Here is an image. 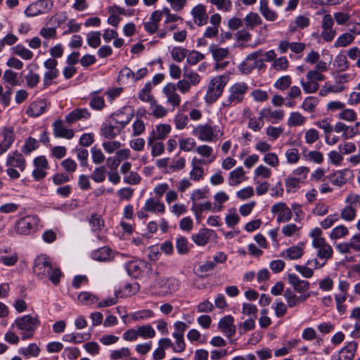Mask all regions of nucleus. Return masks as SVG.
I'll return each instance as SVG.
<instances>
[{"mask_svg":"<svg viewBox=\"0 0 360 360\" xmlns=\"http://www.w3.org/2000/svg\"><path fill=\"white\" fill-rule=\"evenodd\" d=\"M309 236L312 239L311 245L316 250V257L320 260L328 261L332 258L333 250L323 237V231L319 227L312 229Z\"/></svg>","mask_w":360,"mask_h":360,"instance_id":"obj_1","label":"nucleus"},{"mask_svg":"<svg viewBox=\"0 0 360 360\" xmlns=\"http://www.w3.org/2000/svg\"><path fill=\"white\" fill-rule=\"evenodd\" d=\"M40 325V321L37 316H32L30 314L17 318L11 325V328H16L20 331L22 340L31 338L37 328Z\"/></svg>","mask_w":360,"mask_h":360,"instance_id":"obj_2","label":"nucleus"},{"mask_svg":"<svg viewBox=\"0 0 360 360\" xmlns=\"http://www.w3.org/2000/svg\"><path fill=\"white\" fill-rule=\"evenodd\" d=\"M192 134L202 141L213 142L219 140L223 135L219 126L211 123L198 124L193 128Z\"/></svg>","mask_w":360,"mask_h":360,"instance_id":"obj_3","label":"nucleus"},{"mask_svg":"<svg viewBox=\"0 0 360 360\" xmlns=\"http://www.w3.org/2000/svg\"><path fill=\"white\" fill-rule=\"evenodd\" d=\"M229 82L228 75H219L214 77L209 83L205 100L207 103L212 104L222 95L224 89Z\"/></svg>","mask_w":360,"mask_h":360,"instance_id":"obj_4","label":"nucleus"},{"mask_svg":"<svg viewBox=\"0 0 360 360\" xmlns=\"http://www.w3.org/2000/svg\"><path fill=\"white\" fill-rule=\"evenodd\" d=\"M248 89V85L244 82L233 84L229 87V95L222 103V105L224 107H231L242 103Z\"/></svg>","mask_w":360,"mask_h":360,"instance_id":"obj_5","label":"nucleus"},{"mask_svg":"<svg viewBox=\"0 0 360 360\" xmlns=\"http://www.w3.org/2000/svg\"><path fill=\"white\" fill-rule=\"evenodd\" d=\"M39 223V219L37 216L27 215L15 224V231L20 235H28L34 232Z\"/></svg>","mask_w":360,"mask_h":360,"instance_id":"obj_6","label":"nucleus"},{"mask_svg":"<svg viewBox=\"0 0 360 360\" xmlns=\"http://www.w3.org/2000/svg\"><path fill=\"white\" fill-rule=\"evenodd\" d=\"M53 6L51 0H38L30 4L25 11L27 17H34L49 12Z\"/></svg>","mask_w":360,"mask_h":360,"instance_id":"obj_7","label":"nucleus"},{"mask_svg":"<svg viewBox=\"0 0 360 360\" xmlns=\"http://www.w3.org/2000/svg\"><path fill=\"white\" fill-rule=\"evenodd\" d=\"M134 115V110L129 106H124L112 113L109 117L122 129L131 122Z\"/></svg>","mask_w":360,"mask_h":360,"instance_id":"obj_8","label":"nucleus"},{"mask_svg":"<svg viewBox=\"0 0 360 360\" xmlns=\"http://www.w3.org/2000/svg\"><path fill=\"white\" fill-rule=\"evenodd\" d=\"M46 270H51V259L46 255H41L34 259L33 272L40 279L42 276L45 275Z\"/></svg>","mask_w":360,"mask_h":360,"instance_id":"obj_9","label":"nucleus"},{"mask_svg":"<svg viewBox=\"0 0 360 360\" xmlns=\"http://www.w3.org/2000/svg\"><path fill=\"white\" fill-rule=\"evenodd\" d=\"M271 212L273 214H278L276 221L278 223L288 222L291 219L292 216L291 210L283 202L272 205Z\"/></svg>","mask_w":360,"mask_h":360,"instance_id":"obj_10","label":"nucleus"},{"mask_svg":"<svg viewBox=\"0 0 360 360\" xmlns=\"http://www.w3.org/2000/svg\"><path fill=\"white\" fill-rule=\"evenodd\" d=\"M122 129L112 120L109 117L102 124L101 131V135L105 139H112L120 134Z\"/></svg>","mask_w":360,"mask_h":360,"instance_id":"obj_11","label":"nucleus"},{"mask_svg":"<svg viewBox=\"0 0 360 360\" xmlns=\"http://www.w3.org/2000/svg\"><path fill=\"white\" fill-rule=\"evenodd\" d=\"M191 15L193 17L194 23L198 26L201 27L207 23L209 16L205 5L198 4L195 6L191 11Z\"/></svg>","mask_w":360,"mask_h":360,"instance_id":"obj_12","label":"nucleus"},{"mask_svg":"<svg viewBox=\"0 0 360 360\" xmlns=\"http://www.w3.org/2000/svg\"><path fill=\"white\" fill-rule=\"evenodd\" d=\"M6 165L18 168L20 172H23L26 167V161L22 154L15 150L8 155Z\"/></svg>","mask_w":360,"mask_h":360,"instance_id":"obj_13","label":"nucleus"},{"mask_svg":"<svg viewBox=\"0 0 360 360\" xmlns=\"http://www.w3.org/2000/svg\"><path fill=\"white\" fill-rule=\"evenodd\" d=\"M357 348V343L354 341L349 342L342 348L338 354L333 355L331 360H353Z\"/></svg>","mask_w":360,"mask_h":360,"instance_id":"obj_14","label":"nucleus"},{"mask_svg":"<svg viewBox=\"0 0 360 360\" xmlns=\"http://www.w3.org/2000/svg\"><path fill=\"white\" fill-rule=\"evenodd\" d=\"M161 20V13L160 10H156L152 12L148 20L144 22L143 27L146 32L150 34H153L158 32L159 22Z\"/></svg>","mask_w":360,"mask_h":360,"instance_id":"obj_15","label":"nucleus"},{"mask_svg":"<svg viewBox=\"0 0 360 360\" xmlns=\"http://www.w3.org/2000/svg\"><path fill=\"white\" fill-rule=\"evenodd\" d=\"M160 292L162 295H170L178 290L179 288V281L174 278L162 279L158 282Z\"/></svg>","mask_w":360,"mask_h":360,"instance_id":"obj_16","label":"nucleus"},{"mask_svg":"<svg viewBox=\"0 0 360 360\" xmlns=\"http://www.w3.org/2000/svg\"><path fill=\"white\" fill-rule=\"evenodd\" d=\"M172 127L168 124H160L155 126L148 138V143H150L153 139L164 140L171 132Z\"/></svg>","mask_w":360,"mask_h":360,"instance_id":"obj_17","label":"nucleus"},{"mask_svg":"<svg viewBox=\"0 0 360 360\" xmlns=\"http://www.w3.org/2000/svg\"><path fill=\"white\" fill-rule=\"evenodd\" d=\"M53 134L56 138H63L67 139H72L74 137L75 133L72 129L66 128L63 122L60 120H56L53 123Z\"/></svg>","mask_w":360,"mask_h":360,"instance_id":"obj_18","label":"nucleus"},{"mask_svg":"<svg viewBox=\"0 0 360 360\" xmlns=\"http://www.w3.org/2000/svg\"><path fill=\"white\" fill-rule=\"evenodd\" d=\"M218 327L228 338L233 336L236 333V328L234 325V319L231 315L221 318L219 321Z\"/></svg>","mask_w":360,"mask_h":360,"instance_id":"obj_19","label":"nucleus"},{"mask_svg":"<svg viewBox=\"0 0 360 360\" xmlns=\"http://www.w3.org/2000/svg\"><path fill=\"white\" fill-rule=\"evenodd\" d=\"M259 115L263 117L264 120L276 124L283 119L285 112L283 110H272L271 108H264L259 112Z\"/></svg>","mask_w":360,"mask_h":360,"instance_id":"obj_20","label":"nucleus"},{"mask_svg":"<svg viewBox=\"0 0 360 360\" xmlns=\"http://www.w3.org/2000/svg\"><path fill=\"white\" fill-rule=\"evenodd\" d=\"M4 139L0 143V155L5 153L12 146L15 139V135L12 127H5L3 129Z\"/></svg>","mask_w":360,"mask_h":360,"instance_id":"obj_21","label":"nucleus"},{"mask_svg":"<svg viewBox=\"0 0 360 360\" xmlns=\"http://www.w3.org/2000/svg\"><path fill=\"white\" fill-rule=\"evenodd\" d=\"M288 283L293 287L294 291L299 293H303L309 290L310 283L305 280H301L298 276L295 274L288 275Z\"/></svg>","mask_w":360,"mask_h":360,"instance_id":"obj_22","label":"nucleus"},{"mask_svg":"<svg viewBox=\"0 0 360 360\" xmlns=\"http://www.w3.org/2000/svg\"><path fill=\"white\" fill-rule=\"evenodd\" d=\"M146 266L147 263L144 261H130L125 264V269L129 276L137 278Z\"/></svg>","mask_w":360,"mask_h":360,"instance_id":"obj_23","label":"nucleus"},{"mask_svg":"<svg viewBox=\"0 0 360 360\" xmlns=\"http://www.w3.org/2000/svg\"><path fill=\"white\" fill-rule=\"evenodd\" d=\"M90 116L91 114L86 108H77L65 116V122L72 124L82 119H88Z\"/></svg>","mask_w":360,"mask_h":360,"instance_id":"obj_24","label":"nucleus"},{"mask_svg":"<svg viewBox=\"0 0 360 360\" xmlns=\"http://www.w3.org/2000/svg\"><path fill=\"white\" fill-rule=\"evenodd\" d=\"M304 248V244L303 243H299L297 245L291 246L285 250V257L290 260L298 259L303 255ZM281 256L285 257V253H281Z\"/></svg>","mask_w":360,"mask_h":360,"instance_id":"obj_25","label":"nucleus"},{"mask_svg":"<svg viewBox=\"0 0 360 360\" xmlns=\"http://www.w3.org/2000/svg\"><path fill=\"white\" fill-rule=\"evenodd\" d=\"M246 179L245 172L242 167H238L229 174V184L235 186Z\"/></svg>","mask_w":360,"mask_h":360,"instance_id":"obj_26","label":"nucleus"},{"mask_svg":"<svg viewBox=\"0 0 360 360\" xmlns=\"http://www.w3.org/2000/svg\"><path fill=\"white\" fill-rule=\"evenodd\" d=\"M143 209L150 212L163 213L165 212V207L158 198H150L146 201Z\"/></svg>","mask_w":360,"mask_h":360,"instance_id":"obj_27","label":"nucleus"},{"mask_svg":"<svg viewBox=\"0 0 360 360\" xmlns=\"http://www.w3.org/2000/svg\"><path fill=\"white\" fill-rule=\"evenodd\" d=\"M63 274L58 267H54L51 264V270H46L45 275L42 276L39 280H49L53 285H57L60 281Z\"/></svg>","mask_w":360,"mask_h":360,"instance_id":"obj_28","label":"nucleus"},{"mask_svg":"<svg viewBox=\"0 0 360 360\" xmlns=\"http://www.w3.org/2000/svg\"><path fill=\"white\" fill-rule=\"evenodd\" d=\"M209 51L212 53V58L216 62L224 60L229 54L228 49L219 47L214 44L210 45Z\"/></svg>","mask_w":360,"mask_h":360,"instance_id":"obj_29","label":"nucleus"},{"mask_svg":"<svg viewBox=\"0 0 360 360\" xmlns=\"http://www.w3.org/2000/svg\"><path fill=\"white\" fill-rule=\"evenodd\" d=\"M91 230L94 233L100 232L105 226V221L101 215L98 214H91L87 219Z\"/></svg>","mask_w":360,"mask_h":360,"instance_id":"obj_30","label":"nucleus"},{"mask_svg":"<svg viewBox=\"0 0 360 360\" xmlns=\"http://www.w3.org/2000/svg\"><path fill=\"white\" fill-rule=\"evenodd\" d=\"M191 170L189 172L190 179L194 181H199L205 176L204 169L200 165H196V158L191 160Z\"/></svg>","mask_w":360,"mask_h":360,"instance_id":"obj_31","label":"nucleus"},{"mask_svg":"<svg viewBox=\"0 0 360 360\" xmlns=\"http://www.w3.org/2000/svg\"><path fill=\"white\" fill-rule=\"evenodd\" d=\"M91 338V334L89 333H70L65 334L63 336L62 340L65 342H68L70 343L78 344L81 343L85 340H88Z\"/></svg>","mask_w":360,"mask_h":360,"instance_id":"obj_32","label":"nucleus"},{"mask_svg":"<svg viewBox=\"0 0 360 360\" xmlns=\"http://www.w3.org/2000/svg\"><path fill=\"white\" fill-rule=\"evenodd\" d=\"M211 231L207 229H201L199 230L198 233L193 234L191 237L192 240L199 246L205 245L209 240H210V234L209 233Z\"/></svg>","mask_w":360,"mask_h":360,"instance_id":"obj_33","label":"nucleus"},{"mask_svg":"<svg viewBox=\"0 0 360 360\" xmlns=\"http://www.w3.org/2000/svg\"><path fill=\"white\" fill-rule=\"evenodd\" d=\"M46 110V104L43 101L32 103L27 110V114L31 117H38L43 114Z\"/></svg>","mask_w":360,"mask_h":360,"instance_id":"obj_34","label":"nucleus"},{"mask_svg":"<svg viewBox=\"0 0 360 360\" xmlns=\"http://www.w3.org/2000/svg\"><path fill=\"white\" fill-rule=\"evenodd\" d=\"M349 173L347 169L337 171L328 176L330 181L333 184L341 186L347 182V174Z\"/></svg>","mask_w":360,"mask_h":360,"instance_id":"obj_35","label":"nucleus"},{"mask_svg":"<svg viewBox=\"0 0 360 360\" xmlns=\"http://www.w3.org/2000/svg\"><path fill=\"white\" fill-rule=\"evenodd\" d=\"M110 249L108 247H102L97 250H95L91 253V257L93 259L99 262H105L110 259Z\"/></svg>","mask_w":360,"mask_h":360,"instance_id":"obj_36","label":"nucleus"},{"mask_svg":"<svg viewBox=\"0 0 360 360\" xmlns=\"http://www.w3.org/2000/svg\"><path fill=\"white\" fill-rule=\"evenodd\" d=\"M258 63H261V65H262L263 60L259 59V60H255L251 63V60H247L246 57L245 60L239 65L238 69L242 74L248 75L255 68H258Z\"/></svg>","mask_w":360,"mask_h":360,"instance_id":"obj_37","label":"nucleus"},{"mask_svg":"<svg viewBox=\"0 0 360 360\" xmlns=\"http://www.w3.org/2000/svg\"><path fill=\"white\" fill-rule=\"evenodd\" d=\"M303 182L304 181H302V179H299L297 176H293L292 175L288 176L285 179V184L287 192L290 193L291 191H295L300 188V184Z\"/></svg>","mask_w":360,"mask_h":360,"instance_id":"obj_38","label":"nucleus"},{"mask_svg":"<svg viewBox=\"0 0 360 360\" xmlns=\"http://www.w3.org/2000/svg\"><path fill=\"white\" fill-rule=\"evenodd\" d=\"M13 53L20 56L24 60H30L33 57V53L22 44H18L11 48Z\"/></svg>","mask_w":360,"mask_h":360,"instance_id":"obj_39","label":"nucleus"},{"mask_svg":"<svg viewBox=\"0 0 360 360\" xmlns=\"http://www.w3.org/2000/svg\"><path fill=\"white\" fill-rule=\"evenodd\" d=\"M245 25L249 29H253L255 26L259 25L262 22V20L257 13L251 12L248 13L244 18Z\"/></svg>","mask_w":360,"mask_h":360,"instance_id":"obj_40","label":"nucleus"},{"mask_svg":"<svg viewBox=\"0 0 360 360\" xmlns=\"http://www.w3.org/2000/svg\"><path fill=\"white\" fill-rule=\"evenodd\" d=\"M306 122V118L299 112H292L288 120L289 127H297L302 125Z\"/></svg>","mask_w":360,"mask_h":360,"instance_id":"obj_41","label":"nucleus"},{"mask_svg":"<svg viewBox=\"0 0 360 360\" xmlns=\"http://www.w3.org/2000/svg\"><path fill=\"white\" fill-rule=\"evenodd\" d=\"M106 172L107 170L105 166H99L94 169L90 177L96 183H102L105 179Z\"/></svg>","mask_w":360,"mask_h":360,"instance_id":"obj_42","label":"nucleus"},{"mask_svg":"<svg viewBox=\"0 0 360 360\" xmlns=\"http://www.w3.org/2000/svg\"><path fill=\"white\" fill-rule=\"evenodd\" d=\"M78 300L85 305H92L96 304L98 301V298L96 295L85 291L79 292Z\"/></svg>","mask_w":360,"mask_h":360,"instance_id":"obj_43","label":"nucleus"},{"mask_svg":"<svg viewBox=\"0 0 360 360\" xmlns=\"http://www.w3.org/2000/svg\"><path fill=\"white\" fill-rule=\"evenodd\" d=\"M354 39V35L350 33H344L340 34L334 43V46L345 47L349 45Z\"/></svg>","mask_w":360,"mask_h":360,"instance_id":"obj_44","label":"nucleus"},{"mask_svg":"<svg viewBox=\"0 0 360 360\" xmlns=\"http://www.w3.org/2000/svg\"><path fill=\"white\" fill-rule=\"evenodd\" d=\"M20 354L28 358L30 356L37 357L40 352L39 347L34 343L30 344L27 347H22L20 350Z\"/></svg>","mask_w":360,"mask_h":360,"instance_id":"obj_45","label":"nucleus"},{"mask_svg":"<svg viewBox=\"0 0 360 360\" xmlns=\"http://www.w3.org/2000/svg\"><path fill=\"white\" fill-rule=\"evenodd\" d=\"M39 148V142L37 139L29 137L25 140V144L22 146L21 148V151L22 153L25 155L30 154L33 150L37 149Z\"/></svg>","mask_w":360,"mask_h":360,"instance_id":"obj_46","label":"nucleus"},{"mask_svg":"<svg viewBox=\"0 0 360 360\" xmlns=\"http://www.w3.org/2000/svg\"><path fill=\"white\" fill-rule=\"evenodd\" d=\"M90 107L96 110H101L105 106V100L103 96H98L97 92L91 94V99L89 103Z\"/></svg>","mask_w":360,"mask_h":360,"instance_id":"obj_47","label":"nucleus"},{"mask_svg":"<svg viewBox=\"0 0 360 360\" xmlns=\"http://www.w3.org/2000/svg\"><path fill=\"white\" fill-rule=\"evenodd\" d=\"M88 45L94 49L98 47L101 44V32L99 31L90 32L86 34Z\"/></svg>","mask_w":360,"mask_h":360,"instance_id":"obj_48","label":"nucleus"},{"mask_svg":"<svg viewBox=\"0 0 360 360\" xmlns=\"http://www.w3.org/2000/svg\"><path fill=\"white\" fill-rule=\"evenodd\" d=\"M137 330L139 336L143 339L153 338L155 335V331L150 324L139 326Z\"/></svg>","mask_w":360,"mask_h":360,"instance_id":"obj_49","label":"nucleus"},{"mask_svg":"<svg viewBox=\"0 0 360 360\" xmlns=\"http://www.w3.org/2000/svg\"><path fill=\"white\" fill-rule=\"evenodd\" d=\"M183 77L193 86H196L200 82V76L197 72L186 68L184 69Z\"/></svg>","mask_w":360,"mask_h":360,"instance_id":"obj_50","label":"nucleus"},{"mask_svg":"<svg viewBox=\"0 0 360 360\" xmlns=\"http://www.w3.org/2000/svg\"><path fill=\"white\" fill-rule=\"evenodd\" d=\"M159 140L153 139L150 143H148L151 147V155L157 157L162 155L165 152V145Z\"/></svg>","mask_w":360,"mask_h":360,"instance_id":"obj_51","label":"nucleus"},{"mask_svg":"<svg viewBox=\"0 0 360 360\" xmlns=\"http://www.w3.org/2000/svg\"><path fill=\"white\" fill-rule=\"evenodd\" d=\"M292 83V79L290 75H285L279 77L274 83V86L281 91L288 89Z\"/></svg>","mask_w":360,"mask_h":360,"instance_id":"obj_52","label":"nucleus"},{"mask_svg":"<svg viewBox=\"0 0 360 360\" xmlns=\"http://www.w3.org/2000/svg\"><path fill=\"white\" fill-rule=\"evenodd\" d=\"M283 296L289 307L292 308L298 304L297 295L292 289L287 288L284 292Z\"/></svg>","mask_w":360,"mask_h":360,"instance_id":"obj_53","label":"nucleus"},{"mask_svg":"<svg viewBox=\"0 0 360 360\" xmlns=\"http://www.w3.org/2000/svg\"><path fill=\"white\" fill-rule=\"evenodd\" d=\"M356 210L351 205L344 207L340 212V217L346 221H353L356 215Z\"/></svg>","mask_w":360,"mask_h":360,"instance_id":"obj_54","label":"nucleus"},{"mask_svg":"<svg viewBox=\"0 0 360 360\" xmlns=\"http://www.w3.org/2000/svg\"><path fill=\"white\" fill-rule=\"evenodd\" d=\"M229 198V195L224 191L217 193L214 195L215 203L214 207H213V211H220L222 208L221 204L226 202Z\"/></svg>","mask_w":360,"mask_h":360,"instance_id":"obj_55","label":"nucleus"},{"mask_svg":"<svg viewBox=\"0 0 360 360\" xmlns=\"http://www.w3.org/2000/svg\"><path fill=\"white\" fill-rule=\"evenodd\" d=\"M283 133V128L281 127L269 126L266 128V134L269 140L274 141Z\"/></svg>","mask_w":360,"mask_h":360,"instance_id":"obj_56","label":"nucleus"},{"mask_svg":"<svg viewBox=\"0 0 360 360\" xmlns=\"http://www.w3.org/2000/svg\"><path fill=\"white\" fill-rule=\"evenodd\" d=\"M300 84L302 86L303 91L306 94L315 93L319 88V83H316L311 79H307L306 82L304 79H301Z\"/></svg>","mask_w":360,"mask_h":360,"instance_id":"obj_57","label":"nucleus"},{"mask_svg":"<svg viewBox=\"0 0 360 360\" xmlns=\"http://www.w3.org/2000/svg\"><path fill=\"white\" fill-rule=\"evenodd\" d=\"M187 54V50L181 46H174L171 51V56L174 60L181 62Z\"/></svg>","mask_w":360,"mask_h":360,"instance_id":"obj_58","label":"nucleus"},{"mask_svg":"<svg viewBox=\"0 0 360 360\" xmlns=\"http://www.w3.org/2000/svg\"><path fill=\"white\" fill-rule=\"evenodd\" d=\"M318 103V99L315 96H308L307 97L302 104V108L304 110L312 112L315 110V108Z\"/></svg>","mask_w":360,"mask_h":360,"instance_id":"obj_59","label":"nucleus"},{"mask_svg":"<svg viewBox=\"0 0 360 360\" xmlns=\"http://www.w3.org/2000/svg\"><path fill=\"white\" fill-rule=\"evenodd\" d=\"M285 156L287 162L290 165H295L300 160V156L297 148H292L285 151Z\"/></svg>","mask_w":360,"mask_h":360,"instance_id":"obj_60","label":"nucleus"},{"mask_svg":"<svg viewBox=\"0 0 360 360\" xmlns=\"http://www.w3.org/2000/svg\"><path fill=\"white\" fill-rule=\"evenodd\" d=\"M210 3L214 5L217 10L224 12H229L232 8L231 0H210Z\"/></svg>","mask_w":360,"mask_h":360,"instance_id":"obj_61","label":"nucleus"},{"mask_svg":"<svg viewBox=\"0 0 360 360\" xmlns=\"http://www.w3.org/2000/svg\"><path fill=\"white\" fill-rule=\"evenodd\" d=\"M264 119L259 115L258 117H250L248 121V128L254 131H259L264 126Z\"/></svg>","mask_w":360,"mask_h":360,"instance_id":"obj_62","label":"nucleus"},{"mask_svg":"<svg viewBox=\"0 0 360 360\" xmlns=\"http://www.w3.org/2000/svg\"><path fill=\"white\" fill-rule=\"evenodd\" d=\"M130 355L131 352L129 348L122 347L120 349L112 350L110 357L112 360H119L129 357Z\"/></svg>","mask_w":360,"mask_h":360,"instance_id":"obj_63","label":"nucleus"},{"mask_svg":"<svg viewBox=\"0 0 360 360\" xmlns=\"http://www.w3.org/2000/svg\"><path fill=\"white\" fill-rule=\"evenodd\" d=\"M349 233L347 228L344 225H340L333 228L330 233L331 239H339Z\"/></svg>","mask_w":360,"mask_h":360,"instance_id":"obj_64","label":"nucleus"}]
</instances>
